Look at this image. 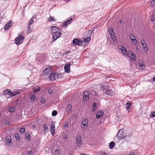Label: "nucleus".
Returning a JSON list of instances; mask_svg holds the SVG:
<instances>
[{
  "label": "nucleus",
  "mask_w": 155,
  "mask_h": 155,
  "mask_svg": "<svg viewBox=\"0 0 155 155\" xmlns=\"http://www.w3.org/2000/svg\"><path fill=\"white\" fill-rule=\"evenodd\" d=\"M138 63L139 65V68L140 70H143L145 68V66L143 62L141 60L138 61Z\"/></svg>",
  "instance_id": "dca6fc26"
},
{
  "label": "nucleus",
  "mask_w": 155,
  "mask_h": 155,
  "mask_svg": "<svg viewBox=\"0 0 155 155\" xmlns=\"http://www.w3.org/2000/svg\"><path fill=\"white\" fill-rule=\"evenodd\" d=\"M129 155H135L134 153V152H131V153Z\"/></svg>",
  "instance_id": "6e6d98bb"
},
{
  "label": "nucleus",
  "mask_w": 155,
  "mask_h": 155,
  "mask_svg": "<svg viewBox=\"0 0 155 155\" xmlns=\"http://www.w3.org/2000/svg\"><path fill=\"white\" fill-rule=\"evenodd\" d=\"M130 58L131 59L133 60H134V61L136 59L135 58V55L133 54V53L132 52V53L131 54Z\"/></svg>",
  "instance_id": "c9c22d12"
},
{
  "label": "nucleus",
  "mask_w": 155,
  "mask_h": 155,
  "mask_svg": "<svg viewBox=\"0 0 155 155\" xmlns=\"http://www.w3.org/2000/svg\"><path fill=\"white\" fill-rule=\"evenodd\" d=\"M86 154L81 153L80 155H85Z\"/></svg>",
  "instance_id": "bf43d9fd"
},
{
  "label": "nucleus",
  "mask_w": 155,
  "mask_h": 155,
  "mask_svg": "<svg viewBox=\"0 0 155 155\" xmlns=\"http://www.w3.org/2000/svg\"><path fill=\"white\" fill-rule=\"evenodd\" d=\"M24 37L23 36L19 35L15 39V43L17 45L21 44L22 41L24 39Z\"/></svg>",
  "instance_id": "f03ea898"
},
{
  "label": "nucleus",
  "mask_w": 155,
  "mask_h": 155,
  "mask_svg": "<svg viewBox=\"0 0 155 155\" xmlns=\"http://www.w3.org/2000/svg\"><path fill=\"white\" fill-rule=\"evenodd\" d=\"M90 97L89 92V91H84L83 93V100L84 101L87 100Z\"/></svg>",
  "instance_id": "6e6552de"
},
{
  "label": "nucleus",
  "mask_w": 155,
  "mask_h": 155,
  "mask_svg": "<svg viewBox=\"0 0 155 155\" xmlns=\"http://www.w3.org/2000/svg\"><path fill=\"white\" fill-rule=\"evenodd\" d=\"M115 143L114 142L112 141L110 142L109 143L110 148V149H112L113 148V147L115 146Z\"/></svg>",
  "instance_id": "cd10ccee"
},
{
  "label": "nucleus",
  "mask_w": 155,
  "mask_h": 155,
  "mask_svg": "<svg viewBox=\"0 0 155 155\" xmlns=\"http://www.w3.org/2000/svg\"><path fill=\"white\" fill-rule=\"evenodd\" d=\"M122 20H121V19L119 21V23H122Z\"/></svg>",
  "instance_id": "4d7b16f0"
},
{
  "label": "nucleus",
  "mask_w": 155,
  "mask_h": 155,
  "mask_svg": "<svg viewBox=\"0 0 155 155\" xmlns=\"http://www.w3.org/2000/svg\"><path fill=\"white\" fill-rule=\"evenodd\" d=\"M130 38L131 40L132 39L135 38V37L134 36L133 34H131L130 36Z\"/></svg>",
  "instance_id": "c03bdc74"
},
{
  "label": "nucleus",
  "mask_w": 155,
  "mask_h": 155,
  "mask_svg": "<svg viewBox=\"0 0 155 155\" xmlns=\"http://www.w3.org/2000/svg\"><path fill=\"white\" fill-rule=\"evenodd\" d=\"M56 75V73H51L50 74L49 78L51 80L53 81L55 79Z\"/></svg>",
  "instance_id": "412c9836"
},
{
  "label": "nucleus",
  "mask_w": 155,
  "mask_h": 155,
  "mask_svg": "<svg viewBox=\"0 0 155 155\" xmlns=\"http://www.w3.org/2000/svg\"><path fill=\"white\" fill-rule=\"evenodd\" d=\"M97 109V104L96 103H94L93 104L92 107V111H95Z\"/></svg>",
  "instance_id": "c756f323"
},
{
  "label": "nucleus",
  "mask_w": 155,
  "mask_h": 155,
  "mask_svg": "<svg viewBox=\"0 0 155 155\" xmlns=\"http://www.w3.org/2000/svg\"><path fill=\"white\" fill-rule=\"evenodd\" d=\"M14 111V109L13 108H10L9 109V111L10 112H13Z\"/></svg>",
  "instance_id": "09e8293b"
},
{
  "label": "nucleus",
  "mask_w": 155,
  "mask_h": 155,
  "mask_svg": "<svg viewBox=\"0 0 155 155\" xmlns=\"http://www.w3.org/2000/svg\"><path fill=\"white\" fill-rule=\"evenodd\" d=\"M13 23V21L10 20L9 22L7 23L4 27V30L5 31L7 30L9 28L11 27Z\"/></svg>",
  "instance_id": "f8f14e48"
},
{
  "label": "nucleus",
  "mask_w": 155,
  "mask_h": 155,
  "mask_svg": "<svg viewBox=\"0 0 155 155\" xmlns=\"http://www.w3.org/2000/svg\"><path fill=\"white\" fill-rule=\"evenodd\" d=\"M34 93L35 94L40 91V88L39 87L36 86L32 89Z\"/></svg>",
  "instance_id": "5701e85b"
},
{
  "label": "nucleus",
  "mask_w": 155,
  "mask_h": 155,
  "mask_svg": "<svg viewBox=\"0 0 155 155\" xmlns=\"http://www.w3.org/2000/svg\"><path fill=\"white\" fill-rule=\"evenodd\" d=\"M70 51H67V53H70Z\"/></svg>",
  "instance_id": "052dcab7"
},
{
  "label": "nucleus",
  "mask_w": 155,
  "mask_h": 155,
  "mask_svg": "<svg viewBox=\"0 0 155 155\" xmlns=\"http://www.w3.org/2000/svg\"><path fill=\"white\" fill-rule=\"evenodd\" d=\"M3 94L4 95L8 94L10 96L13 97L19 94L20 93L19 91H16L12 92L10 89H8L6 90H4L3 92Z\"/></svg>",
  "instance_id": "f257e3e1"
},
{
  "label": "nucleus",
  "mask_w": 155,
  "mask_h": 155,
  "mask_svg": "<svg viewBox=\"0 0 155 155\" xmlns=\"http://www.w3.org/2000/svg\"><path fill=\"white\" fill-rule=\"evenodd\" d=\"M48 92L50 94H52L53 92L52 90L51 89H48Z\"/></svg>",
  "instance_id": "3c124183"
},
{
  "label": "nucleus",
  "mask_w": 155,
  "mask_h": 155,
  "mask_svg": "<svg viewBox=\"0 0 155 155\" xmlns=\"http://www.w3.org/2000/svg\"><path fill=\"white\" fill-rule=\"evenodd\" d=\"M76 142L77 146L78 147H80L82 145V142L81 136L77 137Z\"/></svg>",
  "instance_id": "9d476101"
},
{
  "label": "nucleus",
  "mask_w": 155,
  "mask_h": 155,
  "mask_svg": "<svg viewBox=\"0 0 155 155\" xmlns=\"http://www.w3.org/2000/svg\"><path fill=\"white\" fill-rule=\"evenodd\" d=\"M5 124L6 125H8L10 124V122L9 121H6L5 122Z\"/></svg>",
  "instance_id": "864d4df0"
},
{
  "label": "nucleus",
  "mask_w": 155,
  "mask_h": 155,
  "mask_svg": "<svg viewBox=\"0 0 155 155\" xmlns=\"http://www.w3.org/2000/svg\"><path fill=\"white\" fill-rule=\"evenodd\" d=\"M57 114V111L55 110H54L52 111V115L53 116H56Z\"/></svg>",
  "instance_id": "ea45409f"
},
{
  "label": "nucleus",
  "mask_w": 155,
  "mask_h": 155,
  "mask_svg": "<svg viewBox=\"0 0 155 155\" xmlns=\"http://www.w3.org/2000/svg\"><path fill=\"white\" fill-rule=\"evenodd\" d=\"M41 102L42 103L44 104L45 102V99L44 97L41 98L40 99Z\"/></svg>",
  "instance_id": "a19ab883"
},
{
  "label": "nucleus",
  "mask_w": 155,
  "mask_h": 155,
  "mask_svg": "<svg viewBox=\"0 0 155 155\" xmlns=\"http://www.w3.org/2000/svg\"><path fill=\"white\" fill-rule=\"evenodd\" d=\"M132 136L131 135H128L127 136H125L126 140L128 142L130 140V137Z\"/></svg>",
  "instance_id": "72a5a7b5"
},
{
  "label": "nucleus",
  "mask_w": 155,
  "mask_h": 155,
  "mask_svg": "<svg viewBox=\"0 0 155 155\" xmlns=\"http://www.w3.org/2000/svg\"><path fill=\"white\" fill-rule=\"evenodd\" d=\"M43 132L45 133H46L49 131V129L48 127L47 124H43Z\"/></svg>",
  "instance_id": "aec40b11"
},
{
  "label": "nucleus",
  "mask_w": 155,
  "mask_h": 155,
  "mask_svg": "<svg viewBox=\"0 0 155 155\" xmlns=\"http://www.w3.org/2000/svg\"><path fill=\"white\" fill-rule=\"evenodd\" d=\"M59 30H61V29H59L56 26L52 27L51 30V34H53V33H55Z\"/></svg>",
  "instance_id": "2eb2a0df"
},
{
  "label": "nucleus",
  "mask_w": 155,
  "mask_h": 155,
  "mask_svg": "<svg viewBox=\"0 0 155 155\" xmlns=\"http://www.w3.org/2000/svg\"><path fill=\"white\" fill-rule=\"evenodd\" d=\"M155 20V17H154L153 16L151 19V21H154Z\"/></svg>",
  "instance_id": "603ef678"
},
{
  "label": "nucleus",
  "mask_w": 155,
  "mask_h": 155,
  "mask_svg": "<svg viewBox=\"0 0 155 155\" xmlns=\"http://www.w3.org/2000/svg\"><path fill=\"white\" fill-rule=\"evenodd\" d=\"M2 19L1 18H0V22L1 21H2Z\"/></svg>",
  "instance_id": "680f3d73"
},
{
  "label": "nucleus",
  "mask_w": 155,
  "mask_h": 155,
  "mask_svg": "<svg viewBox=\"0 0 155 155\" xmlns=\"http://www.w3.org/2000/svg\"><path fill=\"white\" fill-rule=\"evenodd\" d=\"M130 102L129 101H128L127 103V104H126V105H127V107H126V109H127V110H128L130 109V107H129V106L130 105Z\"/></svg>",
  "instance_id": "4c0bfd02"
},
{
  "label": "nucleus",
  "mask_w": 155,
  "mask_h": 155,
  "mask_svg": "<svg viewBox=\"0 0 155 155\" xmlns=\"http://www.w3.org/2000/svg\"><path fill=\"white\" fill-rule=\"evenodd\" d=\"M64 126L65 127H67L68 126V123L67 122L65 121L64 124Z\"/></svg>",
  "instance_id": "a18cd8bd"
},
{
  "label": "nucleus",
  "mask_w": 155,
  "mask_h": 155,
  "mask_svg": "<svg viewBox=\"0 0 155 155\" xmlns=\"http://www.w3.org/2000/svg\"><path fill=\"white\" fill-rule=\"evenodd\" d=\"M104 112L102 111H98L96 114V116L97 118H100L103 115Z\"/></svg>",
  "instance_id": "f3484780"
},
{
  "label": "nucleus",
  "mask_w": 155,
  "mask_h": 155,
  "mask_svg": "<svg viewBox=\"0 0 155 155\" xmlns=\"http://www.w3.org/2000/svg\"><path fill=\"white\" fill-rule=\"evenodd\" d=\"M33 152L31 151H29L28 153V155H32L33 154Z\"/></svg>",
  "instance_id": "8fccbe9b"
},
{
  "label": "nucleus",
  "mask_w": 155,
  "mask_h": 155,
  "mask_svg": "<svg viewBox=\"0 0 155 155\" xmlns=\"http://www.w3.org/2000/svg\"><path fill=\"white\" fill-rule=\"evenodd\" d=\"M131 40L133 44L134 45H136L137 43V41L135 38L132 39Z\"/></svg>",
  "instance_id": "f704fd0d"
},
{
  "label": "nucleus",
  "mask_w": 155,
  "mask_h": 155,
  "mask_svg": "<svg viewBox=\"0 0 155 155\" xmlns=\"http://www.w3.org/2000/svg\"><path fill=\"white\" fill-rule=\"evenodd\" d=\"M95 29V28L94 27L93 28L92 30H90L85 32L86 35H91L93 33L94 31V30Z\"/></svg>",
  "instance_id": "4be33fe9"
},
{
  "label": "nucleus",
  "mask_w": 155,
  "mask_h": 155,
  "mask_svg": "<svg viewBox=\"0 0 155 155\" xmlns=\"http://www.w3.org/2000/svg\"><path fill=\"white\" fill-rule=\"evenodd\" d=\"M25 137L26 140H30V135L28 133H27L25 134Z\"/></svg>",
  "instance_id": "7c9ffc66"
},
{
  "label": "nucleus",
  "mask_w": 155,
  "mask_h": 155,
  "mask_svg": "<svg viewBox=\"0 0 155 155\" xmlns=\"http://www.w3.org/2000/svg\"><path fill=\"white\" fill-rule=\"evenodd\" d=\"M71 64L70 63L66 64L64 67L65 72L69 73L70 72V68Z\"/></svg>",
  "instance_id": "ddd939ff"
},
{
  "label": "nucleus",
  "mask_w": 155,
  "mask_h": 155,
  "mask_svg": "<svg viewBox=\"0 0 155 155\" xmlns=\"http://www.w3.org/2000/svg\"><path fill=\"white\" fill-rule=\"evenodd\" d=\"M72 18H70L69 20L66 21L64 22L63 24V26H64V27L67 26L68 25L70 24L72 22Z\"/></svg>",
  "instance_id": "a211bd4d"
},
{
  "label": "nucleus",
  "mask_w": 155,
  "mask_h": 155,
  "mask_svg": "<svg viewBox=\"0 0 155 155\" xmlns=\"http://www.w3.org/2000/svg\"><path fill=\"white\" fill-rule=\"evenodd\" d=\"M15 139L18 140H19L20 139V137L19 135L18 134H16L15 135Z\"/></svg>",
  "instance_id": "e433bc0d"
},
{
  "label": "nucleus",
  "mask_w": 155,
  "mask_h": 155,
  "mask_svg": "<svg viewBox=\"0 0 155 155\" xmlns=\"http://www.w3.org/2000/svg\"><path fill=\"white\" fill-rule=\"evenodd\" d=\"M25 131V129L24 128H21L20 130V132L21 133H24Z\"/></svg>",
  "instance_id": "49530a36"
},
{
  "label": "nucleus",
  "mask_w": 155,
  "mask_h": 155,
  "mask_svg": "<svg viewBox=\"0 0 155 155\" xmlns=\"http://www.w3.org/2000/svg\"><path fill=\"white\" fill-rule=\"evenodd\" d=\"M59 150L57 149L55 150V153H53L56 155H58L59 154Z\"/></svg>",
  "instance_id": "58836bf2"
},
{
  "label": "nucleus",
  "mask_w": 155,
  "mask_h": 155,
  "mask_svg": "<svg viewBox=\"0 0 155 155\" xmlns=\"http://www.w3.org/2000/svg\"><path fill=\"white\" fill-rule=\"evenodd\" d=\"M33 22H34V21H33V18H31L29 21V24H28V29L30 28V26L32 24Z\"/></svg>",
  "instance_id": "c85d7f7f"
},
{
  "label": "nucleus",
  "mask_w": 155,
  "mask_h": 155,
  "mask_svg": "<svg viewBox=\"0 0 155 155\" xmlns=\"http://www.w3.org/2000/svg\"><path fill=\"white\" fill-rule=\"evenodd\" d=\"M108 31L109 32V34L111 33L112 32H114L112 28H110L108 30Z\"/></svg>",
  "instance_id": "de8ad7c7"
},
{
  "label": "nucleus",
  "mask_w": 155,
  "mask_h": 155,
  "mask_svg": "<svg viewBox=\"0 0 155 155\" xmlns=\"http://www.w3.org/2000/svg\"><path fill=\"white\" fill-rule=\"evenodd\" d=\"M55 123L54 122H52L50 124V131L51 134L53 135L55 131Z\"/></svg>",
  "instance_id": "39448f33"
},
{
  "label": "nucleus",
  "mask_w": 155,
  "mask_h": 155,
  "mask_svg": "<svg viewBox=\"0 0 155 155\" xmlns=\"http://www.w3.org/2000/svg\"><path fill=\"white\" fill-rule=\"evenodd\" d=\"M153 81H155V77H154L153 78Z\"/></svg>",
  "instance_id": "13d9d810"
},
{
  "label": "nucleus",
  "mask_w": 155,
  "mask_h": 155,
  "mask_svg": "<svg viewBox=\"0 0 155 155\" xmlns=\"http://www.w3.org/2000/svg\"><path fill=\"white\" fill-rule=\"evenodd\" d=\"M61 34V30H59L58 32L52 34L53 41L56 40L57 39L59 38Z\"/></svg>",
  "instance_id": "7ed1b4c3"
},
{
  "label": "nucleus",
  "mask_w": 155,
  "mask_h": 155,
  "mask_svg": "<svg viewBox=\"0 0 155 155\" xmlns=\"http://www.w3.org/2000/svg\"><path fill=\"white\" fill-rule=\"evenodd\" d=\"M91 38L90 36L88 37L85 38L84 39V41L85 43H88L91 40Z\"/></svg>",
  "instance_id": "2f4dec72"
},
{
  "label": "nucleus",
  "mask_w": 155,
  "mask_h": 155,
  "mask_svg": "<svg viewBox=\"0 0 155 155\" xmlns=\"http://www.w3.org/2000/svg\"><path fill=\"white\" fill-rule=\"evenodd\" d=\"M51 67L50 66H48V68H46L45 69V71H44V74L46 76L48 75L49 74L51 73Z\"/></svg>",
  "instance_id": "0eeeda50"
},
{
  "label": "nucleus",
  "mask_w": 155,
  "mask_h": 155,
  "mask_svg": "<svg viewBox=\"0 0 155 155\" xmlns=\"http://www.w3.org/2000/svg\"><path fill=\"white\" fill-rule=\"evenodd\" d=\"M72 109V106L71 104H69L67 107L66 110L67 112L70 111Z\"/></svg>",
  "instance_id": "bb28decb"
},
{
  "label": "nucleus",
  "mask_w": 155,
  "mask_h": 155,
  "mask_svg": "<svg viewBox=\"0 0 155 155\" xmlns=\"http://www.w3.org/2000/svg\"><path fill=\"white\" fill-rule=\"evenodd\" d=\"M29 97L31 101H34L36 98L35 96L33 94H30Z\"/></svg>",
  "instance_id": "a878e982"
},
{
  "label": "nucleus",
  "mask_w": 155,
  "mask_h": 155,
  "mask_svg": "<svg viewBox=\"0 0 155 155\" xmlns=\"http://www.w3.org/2000/svg\"><path fill=\"white\" fill-rule=\"evenodd\" d=\"M48 21H54L55 20H54V18L52 16L48 18Z\"/></svg>",
  "instance_id": "37998d69"
},
{
  "label": "nucleus",
  "mask_w": 155,
  "mask_h": 155,
  "mask_svg": "<svg viewBox=\"0 0 155 155\" xmlns=\"http://www.w3.org/2000/svg\"><path fill=\"white\" fill-rule=\"evenodd\" d=\"M73 42L74 44L79 45H81L83 43L82 40L76 39L73 40Z\"/></svg>",
  "instance_id": "1a4fd4ad"
},
{
  "label": "nucleus",
  "mask_w": 155,
  "mask_h": 155,
  "mask_svg": "<svg viewBox=\"0 0 155 155\" xmlns=\"http://www.w3.org/2000/svg\"><path fill=\"white\" fill-rule=\"evenodd\" d=\"M5 143L7 145L10 146L12 144L11 138L10 136H8L5 140Z\"/></svg>",
  "instance_id": "9b49d317"
},
{
  "label": "nucleus",
  "mask_w": 155,
  "mask_h": 155,
  "mask_svg": "<svg viewBox=\"0 0 155 155\" xmlns=\"http://www.w3.org/2000/svg\"><path fill=\"white\" fill-rule=\"evenodd\" d=\"M140 42L143 49L146 51L148 50L147 46L144 39H142L140 41Z\"/></svg>",
  "instance_id": "423d86ee"
},
{
  "label": "nucleus",
  "mask_w": 155,
  "mask_h": 155,
  "mask_svg": "<svg viewBox=\"0 0 155 155\" xmlns=\"http://www.w3.org/2000/svg\"><path fill=\"white\" fill-rule=\"evenodd\" d=\"M64 74L60 73L57 75V78H62L64 76Z\"/></svg>",
  "instance_id": "473e14b6"
},
{
  "label": "nucleus",
  "mask_w": 155,
  "mask_h": 155,
  "mask_svg": "<svg viewBox=\"0 0 155 155\" xmlns=\"http://www.w3.org/2000/svg\"><path fill=\"white\" fill-rule=\"evenodd\" d=\"M110 35L112 40L114 41H116L117 40V38H116V37L115 36V35L114 33L112 32L111 33H110Z\"/></svg>",
  "instance_id": "b1692460"
},
{
  "label": "nucleus",
  "mask_w": 155,
  "mask_h": 155,
  "mask_svg": "<svg viewBox=\"0 0 155 155\" xmlns=\"http://www.w3.org/2000/svg\"><path fill=\"white\" fill-rule=\"evenodd\" d=\"M124 130L121 129L119 130L117 134V137L118 139L121 140L125 137V136L124 135V133L123 132Z\"/></svg>",
  "instance_id": "20e7f679"
},
{
  "label": "nucleus",
  "mask_w": 155,
  "mask_h": 155,
  "mask_svg": "<svg viewBox=\"0 0 155 155\" xmlns=\"http://www.w3.org/2000/svg\"><path fill=\"white\" fill-rule=\"evenodd\" d=\"M106 155V154L105 153H104V155Z\"/></svg>",
  "instance_id": "e2e57ef3"
},
{
  "label": "nucleus",
  "mask_w": 155,
  "mask_h": 155,
  "mask_svg": "<svg viewBox=\"0 0 155 155\" xmlns=\"http://www.w3.org/2000/svg\"><path fill=\"white\" fill-rule=\"evenodd\" d=\"M151 4H155V1H154V0H153V1H152L151 2Z\"/></svg>",
  "instance_id": "5fc2aeb1"
},
{
  "label": "nucleus",
  "mask_w": 155,
  "mask_h": 155,
  "mask_svg": "<svg viewBox=\"0 0 155 155\" xmlns=\"http://www.w3.org/2000/svg\"><path fill=\"white\" fill-rule=\"evenodd\" d=\"M87 120L85 119L83 120L81 123V127L83 129H86L87 127Z\"/></svg>",
  "instance_id": "4468645a"
},
{
  "label": "nucleus",
  "mask_w": 155,
  "mask_h": 155,
  "mask_svg": "<svg viewBox=\"0 0 155 155\" xmlns=\"http://www.w3.org/2000/svg\"><path fill=\"white\" fill-rule=\"evenodd\" d=\"M105 93L107 95L109 96H112L113 94V92L111 90H107V91H106L105 92Z\"/></svg>",
  "instance_id": "393cba45"
},
{
  "label": "nucleus",
  "mask_w": 155,
  "mask_h": 155,
  "mask_svg": "<svg viewBox=\"0 0 155 155\" xmlns=\"http://www.w3.org/2000/svg\"><path fill=\"white\" fill-rule=\"evenodd\" d=\"M120 50L124 54L126 55L127 54L128 52L126 51V48L124 47L121 46V47Z\"/></svg>",
  "instance_id": "6ab92c4d"
},
{
  "label": "nucleus",
  "mask_w": 155,
  "mask_h": 155,
  "mask_svg": "<svg viewBox=\"0 0 155 155\" xmlns=\"http://www.w3.org/2000/svg\"><path fill=\"white\" fill-rule=\"evenodd\" d=\"M150 116L152 117H155V111L152 112L150 114Z\"/></svg>",
  "instance_id": "79ce46f5"
}]
</instances>
